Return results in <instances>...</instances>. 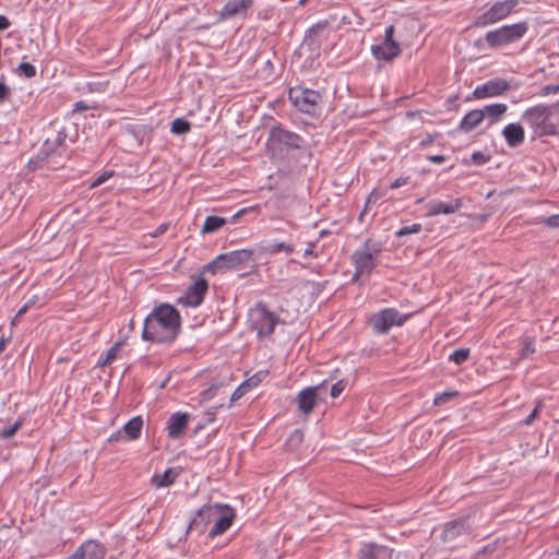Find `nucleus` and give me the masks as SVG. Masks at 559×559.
<instances>
[{"label": "nucleus", "mask_w": 559, "mask_h": 559, "mask_svg": "<svg viewBox=\"0 0 559 559\" xmlns=\"http://www.w3.org/2000/svg\"><path fill=\"white\" fill-rule=\"evenodd\" d=\"M168 436L175 438V414H171L167 420Z\"/></svg>", "instance_id": "3c124183"}, {"label": "nucleus", "mask_w": 559, "mask_h": 559, "mask_svg": "<svg viewBox=\"0 0 559 559\" xmlns=\"http://www.w3.org/2000/svg\"><path fill=\"white\" fill-rule=\"evenodd\" d=\"M483 120L484 118L480 109H473L462 118L457 126V130L464 133H469L475 130Z\"/></svg>", "instance_id": "5701e85b"}, {"label": "nucleus", "mask_w": 559, "mask_h": 559, "mask_svg": "<svg viewBox=\"0 0 559 559\" xmlns=\"http://www.w3.org/2000/svg\"><path fill=\"white\" fill-rule=\"evenodd\" d=\"M469 353V348H457L449 356V360L462 365L468 359Z\"/></svg>", "instance_id": "c756f323"}, {"label": "nucleus", "mask_w": 559, "mask_h": 559, "mask_svg": "<svg viewBox=\"0 0 559 559\" xmlns=\"http://www.w3.org/2000/svg\"><path fill=\"white\" fill-rule=\"evenodd\" d=\"M142 340L171 343L175 340V306L160 304L153 308L143 323Z\"/></svg>", "instance_id": "f257e3e1"}, {"label": "nucleus", "mask_w": 559, "mask_h": 559, "mask_svg": "<svg viewBox=\"0 0 559 559\" xmlns=\"http://www.w3.org/2000/svg\"><path fill=\"white\" fill-rule=\"evenodd\" d=\"M207 289V281L199 277L186 289L182 296L177 298V304L192 308L199 307L203 302Z\"/></svg>", "instance_id": "ddd939ff"}, {"label": "nucleus", "mask_w": 559, "mask_h": 559, "mask_svg": "<svg viewBox=\"0 0 559 559\" xmlns=\"http://www.w3.org/2000/svg\"><path fill=\"white\" fill-rule=\"evenodd\" d=\"M328 27V22H319L314 25H312L308 31L306 35V39H309L312 41V37L317 36L320 32L324 31Z\"/></svg>", "instance_id": "f704fd0d"}, {"label": "nucleus", "mask_w": 559, "mask_h": 559, "mask_svg": "<svg viewBox=\"0 0 559 559\" xmlns=\"http://www.w3.org/2000/svg\"><path fill=\"white\" fill-rule=\"evenodd\" d=\"M120 347H121V343H119V342L115 343L111 347H109L105 352L104 356L99 357L97 366L105 367V366L111 364L117 358Z\"/></svg>", "instance_id": "cd10ccee"}, {"label": "nucleus", "mask_w": 559, "mask_h": 559, "mask_svg": "<svg viewBox=\"0 0 559 559\" xmlns=\"http://www.w3.org/2000/svg\"><path fill=\"white\" fill-rule=\"evenodd\" d=\"M11 23L9 19L4 15H0V32L5 31L10 27Z\"/></svg>", "instance_id": "6e6d98bb"}, {"label": "nucleus", "mask_w": 559, "mask_h": 559, "mask_svg": "<svg viewBox=\"0 0 559 559\" xmlns=\"http://www.w3.org/2000/svg\"><path fill=\"white\" fill-rule=\"evenodd\" d=\"M559 92V83L558 84H547L540 88L539 94L542 96H548L551 94H557Z\"/></svg>", "instance_id": "79ce46f5"}, {"label": "nucleus", "mask_w": 559, "mask_h": 559, "mask_svg": "<svg viewBox=\"0 0 559 559\" xmlns=\"http://www.w3.org/2000/svg\"><path fill=\"white\" fill-rule=\"evenodd\" d=\"M288 99L299 111L310 116H317L320 111L322 95L311 88L294 86L288 91Z\"/></svg>", "instance_id": "1a4fd4ad"}, {"label": "nucleus", "mask_w": 559, "mask_h": 559, "mask_svg": "<svg viewBox=\"0 0 559 559\" xmlns=\"http://www.w3.org/2000/svg\"><path fill=\"white\" fill-rule=\"evenodd\" d=\"M88 108H90V106L85 102L80 100L74 104L73 110L74 111H84V110H87Z\"/></svg>", "instance_id": "5fc2aeb1"}, {"label": "nucleus", "mask_w": 559, "mask_h": 559, "mask_svg": "<svg viewBox=\"0 0 559 559\" xmlns=\"http://www.w3.org/2000/svg\"><path fill=\"white\" fill-rule=\"evenodd\" d=\"M114 175V171L106 170L100 176L97 177V179L93 182L92 187H98L106 182L109 178H111Z\"/></svg>", "instance_id": "c03bdc74"}, {"label": "nucleus", "mask_w": 559, "mask_h": 559, "mask_svg": "<svg viewBox=\"0 0 559 559\" xmlns=\"http://www.w3.org/2000/svg\"><path fill=\"white\" fill-rule=\"evenodd\" d=\"M502 136L509 147L515 148L525 140V131L521 123L513 122L507 124L502 130Z\"/></svg>", "instance_id": "412c9836"}, {"label": "nucleus", "mask_w": 559, "mask_h": 559, "mask_svg": "<svg viewBox=\"0 0 559 559\" xmlns=\"http://www.w3.org/2000/svg\"><path fill=\"white\" fill-rule=\"evenodd\" d=\"M67 136H68V133H67L66 128H61V129L57 132L56 138L51 140V141L53 142V145L59 146V147H60V148H62L66 153H68V146H67V144H66Z\"/></svg>", "instance_id": "72a5a7b5"}, {"label": "nucleus", "mask_w": 559, "mask_h": 559, "mask_svg": "<svg viewBox=\"0 0 559 559\" xmlns=\"http://www.w3.org/2000/svg\"><path fill=\"white\" fill-rule=\"evenodd\" d=\"M280 322V317L270 311L266 304L258 301L248 312V326L257 332L258 338H270Z\"/></svg>", "instance_id": "39448f33"}, {"label": "nucleus", "mask_w": 559, "mask_h": 559, "mask_svg": "<svg viewBox=\"0 0 559 559\" xmlns=\"http://www.w3.org/2000/svg\"><path fill=\"white\" fill-rule=\"evenodd\" d=\"M176 319H177V330H178L179 325H180V317H179L178 312H177Z\"/></svg>", "instance_id": "338daca9"}, {"label": "nucleus", "mask_w": 559, "mask_h": 559, "mask_svg": "<svg viewBox=\"0 0 559 559\" xmlns=\"http://www.w3.org/2000/svg\"><path fill=\"white\" fill-rule=\"evenodd\" d=\"M382 252V243L367 239L352 255L356 273L370 276L377 266V259Z\"/></svg>", "instance_id": "423d86ee"}, {"label": "nucleus", "mask_w": 559, "mask_h": 559, "mask_svg": "<svg viewBox=\"0 0 559 559\" xmlns=\"http://www.w3.org/2000/svg\"><path fill=\"white\" fill-rule=\"evenodd\" d=\"M421 230H423L421 224L415 223V224L409 225V226L401 227L399 230L395 231L394 235H395L396 238H402V237H405V236H408V235L418 234Z\"/></svg>", "instance_id": "7c9ffc66"}, {"label": "nucleus", "mask_w": 559, "mask_h": 559, "mask_svg": "<svg viewBox=\"0 0 559 559\" xmlns=\"http://www.w3.org/2000/svg\"><path fill=\"white\" fill-rule=\"evenodd\" d=\"M314 242H309L308 243V247L306 248L305 252H304V257L305 258H308V257H314L317 258L318 254L314 252Z\"/></svg>", "instance_id": "864d4df0"}, {"label": "nucleus", "mask_w": 559, "mask_h": 559, "mask_svg": "<svg viewBox=\"0 0 559 559\" xmlns=\"http://www.w3.org/2000/svg\"><path fill=\"white\" fill-rule=\"evenodd\" d=\"M266 374H267V371H259L255 374H253L252 377H250L248 380H246L245 382L247 383L248 388L252 389L253 386L259 385L260 382L262 381V379Z\"/></svg>", "instance_id": "58836bf2"}, {"label": "nucleus", "mask_w": 559, "mask_h": 559, "mask_svg": "<svg viewBox=\"0 0 559 559\" xmlns=\"http://www.w3.org/2000/svg\"><path fill=\"white\" fill-rule=\"evenodd\" d=\"M217 503L212 506H203L197 512V514L188 522L187 533L197 532L202 534L205 532L207 526L214 525V518L217 513Z\"/></svg>", "instance_id": "4468645a"}, {"label": "nucleus", "mask_w": 559, "mask_h": 559, "mask_svg": "<svg viewBox=\"0 0 559 559\" xmlns=\"http://www.w3.org/2000/svg\"><path fill=\"white\" fill-rule=\"evenodd\" d=\"M245 212V210H240L238 211L233 217H231V222H235L239 216L242 215V213Z\"/></svg>", "instance_id": "e2e57ef3"}, {"label": "nucleus", "mask_w": 559, "mask_h": 559, "mask_svg": "<svg viewBox=\"0 0 559 559\" xmlns=\"http://www.w3.org/2000/svg\"><path fill=\"white\" fill-rule=\"evenodd\" d=\"M347 382L345 380H338L331 386L330 395L333 399L338 397L346 388Z\"/></svg>", "instance_id": "4c0bfd02"}, {"label": "nucleus", "mask_w": 559, "mask_h": 559, "mask_svg": "<svg viewBox=\"0 0 559 559\" xmlns=\"http://www.w3.org/2000/svg\"><path fill=\"white\" fill-rule=\"evenodd\" d=\"M67 157V153L57 145H53L51 139H47L40 150L38 151L37 158L40 162H46L48 165L57 166L60 162H63Z\"/></svg>", "instance_id": "a211bd4d"}, {"label": "nucleus", "mask_w": 559, "mask_h": 559, "mask_svg": "<svg viewBox=\"0 0 559 559\" xmlns=\"http://www.w3.org/2000/svg\"><path fill=\"white\" fill-rule=\"evenodd\" d=\"M542 405L538 403L535 408L532 411V413L523 420V423L527 426L532 425L535 418L537 417L539 409Z\"/></svg>", "instance_id": "49530a36"}, {"label": "nucleus", "mask_w": 559, "mask_h": 559, "mask_svg": "<svg viewBox=\"0 0 559 559\" xmlns=\"http://www.w3.org/2000/svg\"><path fill=\"white\" fill-rule=\"evenodd\" d=\"M545 225L551 228L559 227V214L548 216L545 221Z\"/></svg>", "instance_id": "de8ad7c7"}, {"label": "nucleus", "mask_w": 559, "mask_h": 559, "mask_svg": "<svg viewBox=\"0 0 559 559\" xmlns=\"http://www.w3.org/2000/svg\"><path fill=\"white\" fill-rule=\"evenodd\" d=\"M22 425H23V420L17 419L13 425L3 427L0 431V437L2 439H10L22 427Z\"/></svg>", "instance_id": "473e14b6"}, {"label": "nucleus", "mask_w": 559, "mask_h": 559, "mask_svg": "<svg viewBox=\"0 0 559 559\" xmlns=\"http://www.w3.org/2000/svg\"><path fill=\"white\" fill-rule=\"evenodd\" d=\"M292 439L293 440H297L298 442H300L302 440V432L300 430L296 429L292 433Z\"/></svg>", "instance_id": "bf43d9fd"}, {"label": "nucleus", "mask_w": 559, "mask_h": 559, "mask_svg": "<svg viewBox=\"0 0 559 559\" xmlns=\"http://www.w3.org/2000/svg\"><path fill=\"white\" fill-rule=\"evenodd\" d=\"M20 75L32 79L36 75V68L29 62H21L16 69Z\"/></svg>", "instance_id": "2f4dec72"}, {"label": "nucleus", "mask_w": 559, "mask_h": 559, "mask_svg": "<svg viewBox=\"0 0 559 559\" xmlns=\"http://www.w3.org/2000/svg\"><path fill=\"white\" fill-rule=\"evenodd\" d=\"M175 128H176L175 120H173L169 122V130L173 134H175Z\"/></svg>", "instance_id": "0e129e2a"}, {"label": "nucleus", "mask_w": 559, "mask_h": 559, "mask_svg": "<svg viewBox=\"0 0 559 559\" xmlns=\"http://www.w3.org/2000/svg\"><path fill=\"white\" fill-rule=\"evenodd\" d=\"M520 86L521 84L515 80L508 81L502 78H495L477 85L473 91V96L476 99L497 97L503 95L508 91H516Z\"/></svg>", "instance_id": "f8f14e48"}, {"label": "nucleus", "mask_w": 559, "mask_h": 559, "mask_svg": "<svg viewBox=\"0 0 559 559\" xmlns=\"http://www.w3.org/2000/svg\"><path fill=\"white\" fill-rule=\"evenodd\" d=\"M250 390V388L247 386V383L243 381L231 394L230 396V401L231 402H235L237 400H239L240 397H242L248 391Z\"/></svg>", "instance_id": "a19ab883"}, {"label": "nucleus", "mask_w": 559, "mask_h": 559, "mask_svg": "<svg viewBox=\"0 0 559 559\" xmlns=\"http://www.w3.org/2000/svg\"><path fill=\"white\" fill-rule=\"evenodd\" d=\"M253 250L239 249L218 254L204 266V272L216 274L229 270L240 269L252 260Z\"/></svg>", "instance_id": "0eeeda50"}, {"label": "nucleus", "mask_w": 559, "mask_h": 559, "mask_svg": "<svg viewBox=\"0 0 559 559\" xmlns=\"http://www.w3.org/2000/svg\"><path fill=\"white\" fill-rule=\"evenodd\" d=\"M426 158L433 164H442L447 159L444 155H428Z\"/></svg>", "instance_id": "603ef678"}, {"label": "nucleus", "mask_w": 559, "mask_h": 559, "mask_svg": "<svg viewBox=\"0 0 559 559\" xmlns=\"http://www.w3.org/2000/svg\"><path fill=\"white\" fill-rule=\"evenodd\" d=\"M11 95V91L5 83L0 81V103L4 102Z\"/></svg>", "instance_id": "09e8293b"}, {"label": "nucleus", "mask_w": 559, "mask_h": 559, "mask_svg": "<svg viewBox=\"0 0 559 559\" xmlns=\"http://www.w3.org/2000/svg\"><path fill=\"white\" fill-rule=\"evenodd\" d=\"M393 549L373 542L361 544L356 554V559H391Z\"/></svg>", "instance_id": "f3484780"}, {"label": "nucleus", "mask_w": 559, "mask_h": 559, "mask_svg": "<svg viewBox=\"0 0 559 559\" xmlns=\"http://www.w3.org/2000/svg\"><path fill=\"white\" fill-rule=\"evenodd\" d=\"M5 338L1 337L0 338V354L4 350V347H5Z\"/></svg>", "instance_id": "680f3d73"}, {"label": "nucleus", "mask_w": 559, "mask_h": 559, "mask_svg": "<svg viewBox=\"0 0 559 559\" xmlns=\"http://www.w3.org/2000/svg\"><path fill=\"white\" fill-rule=\"evenodd\" d=\"M437 136H438V134L427 133L425 135V138L419 142V146L421 148L428 147L429 145H431L435 142Z\"/></svg>", "instance_id": "a18cd8bd"}, {"label": "nucleus", "mask_w": 559, "mask_h": 559, "mask_svg": "<svg viewBox=\"0 0 559 559\" xmlns=\"http://www.w3.org/2000/svg\"><path fill=\"white\" fill-rule=\"evenodd\" d=\"M409 318V314L401 313L395 308H385L369 318V325L378 334H386L393 326H402Z\"/></svg>", "instance_id": "9d476101"}, {"label": "nucleus", "mask_w": 559, "mask_h": 559, "mask_svg": "<svg viewBox=\"0 0 559 559\" xmlns=\"http://www.w3.org/2000/svg\"><path fill=\"white\" fill-rule=\"evenodd\" d=\"M217 513L214 518V525L209 530V537L214 538L224 534L233 524L236 512L227 504L217 503Z\"/></svg>", "instance_id": "dca6fc26"}, {"label": "nucleus", "mask_w": 559, "mask_h": 559, "mask_svg": "<svg viewBox=\"0 0 559 559\" xmlns=\"http://www.w3.org/2000/svg\"><path fill=\"white\" fill-rule=\"evenodd\" d=\"M463 207V200L460 198L453 199L449 202L432 200L427 204V216L433 217L440 214L450 215L454 214Z\"/></svg>", "instance_id": "6ab92c4d"}, {"label": "nucleus", "mask_w": 559, "mask_h": 559, "mask_svg": "<svg viewBox=\"0 0 559 559\" xmlns=\"http://www.w3.org/2000/svg\"><path fill=\"white\" fill-rule=\"evenodd\" d=\"M167 228V225L163 224L160 225L157 230H156V235H159V234H163Z\"/></svg>", "instance_id": "052dcab7"}, {"label": "nucleus", "mask_w": 559, "mask_h": 559, "mask_svg": "<svg viewBox=\"0 0 559 559\" xmlns=\"http://www.w3.org/2000/svg\"><path fill=\"white\" fill-rule=\"evenodd\" d=\"M394 25H389L385 28L383 40L371 46L370 50L374 59L389 62L402 53L401 45L394 39Z\"/></svg>", "instance_id": "9b49d317"}, {"label": "nucleus", "mask_w": 559, "mask_h": 559, "mask_svg": "<svg viewBox=\"0 0 559 559\" xmlns=\"http://www.w3.org/2000/svg\"><path fill=\"white\" fill-rule=\"evenodd\" d=\"M409 180V177H400L395 179L393 182H391L390 188L391 189H399L403 186H405Z\"/></svg>", "instance_id": "8fccbe9b"}, {"label": "nucleus", "mask_w": 559, "mask_h": 559, "mask_svg": "<svg viewBox=\"0 0 559 559\" xmlns=\"http://www.w3.org/2000/svg\"><path fill=\"white\" fill-rule=\"evenodd\" d=\"M217 390H218V386H216V385H212L211 388H209V389L204 392V394H205L209 399H211V397H213V396L216 394V391H217Z\"/></svg>", "instance_id": "13d9d810"}, {"label": "nucleus", "mask_w": 559, "mask_h": 559, "mask_svg": "<svg viewBox=\"0 0 559 559\" xmlns=\"http://www.w3.org/2000/svg\"><path fill=\"white\" fill-rule=\"evenodd\" d=\"M457 394H459L457 391L442 392L435 396L433 402L436 405H443L447 402H449L450 400H452L454 396H456Z\"/></svg>", "instance_id": "e433bc0d"}, {"label": "nucleus", "mask_w": 559, "mask_h": 559, "mask_svg": "<svg viewBox=\"0 0 559 559\" xmlns=\"http://www.w3.org/2000/svg\"><path fill=\"white\" fill-rule=\"evenodd\" d=\"M32 305V301H28L26 302L23 307H21L15 316V320L20 317H22L23 314L26 313V311L28 310L29 306Z\"/></svg>", "instance_id": "4d7b16f0"}, {"label": "nucleus", "mask_w": 559, "mask_h": 559, "mask_svg": "<svg viewBox=\"0 0 559 559\" xmlns=\"http://www.w3.org/2000/svg\"><path fill=\"white\" fill-rule=\"evenodd\" d=\"M143 420L141 416L133 417L123 426V431L129 436V439H138L141 435Z\"/></svg>", "instance_id": "bb28decb"}, {"label": "nucleus", "mask_w": 559, "mask_h": 559, "mask_svg": "<svg viewBox=\"0 0 559 559\" xmlns=\"http://www.w3.org/2000/svg\"><path fill=\"white\" fill-rule=\"evenodd\" d=\"M558 109L559 100L551 105L538 104L527 108L521 119L530 127L534 138L556 135L559 132V120H555L554 116Z\"/></svg>", "instance_id": "f03ea898"}, {"label": "nucleus", "mask_w": 559, "mask_h": 559, "mask_svg": "<svg viewBox=\"0 0 559 559\" xmlns=\"http://www.w3.org/2000/svg\"><path fill=\"white\" fill-rule=\"evenodd\" d=\"M252 0H228L221 10V17L228 19L243 13L252 5Z\"/></svg>", "instance_id": "4be33fe9"}, {"label": "nucleus", "mask_w": 559, "mask_h": 559, "mask_svg": "<svg viewBox=\"0 0 559 559\" xmlns=\"http://www.w3.org/2000/svg\"><path fill=\"white\" fill-rule=\"evenodd\" d=\"M322 386V384L317 386H308L298 393L297 403L301 413L308 415L310 412H312L316 405L318 391L321 390Z\"/></svg>", "instance_id": "aec40b11"}, {"label": "nucleus", "mask_w": 559, "mask_h": 559, "mask_svg": "<svg viewBox=\"0 0 559 559\" xmlns=\"http://www.w3.org/2000/svg\"><path fill=\"white\" fill-rule=\"evenodd\" d=\"M359 276H364L362 274H357L356 272L354 273L353 277H352V281L355 282Z\"/></svg>", "instance_id": "69168bd1"}, {"label": "nucleus", "mask_w": 559, "mask_h": 559, "mask_svg": "<svg viewBox=\"0 0 559 559\" xmlns=\"http://www.w3.org/2000/svg\"><path fill=\"white\" fill-rule=\"evenodd\" d=\"M129 328H130L131 330H133V328H134V320H133V319H131V320H130V322H129Z\"/></svg>", "instance_id": "774afa93"}, {"label": "nucleus", "mask_w": 559, "mask_h": 559, "mask_svg": "<svg viewBox=\"0 0 559 559\" xmlns=\"http://www.w3.org/2000/svg\"><path fill=\"white\" fill-rule=\"evenodd\" d=\"M189 414L177 412V436L187 427Z\"/></svg>", "instance_id": "ea45409f"}, {"label": "nucleus", "mask_w": 559, "mask_h": 559, "mask_svg": "<svg viewBox=\"0 0 559 559\" xmlns=\"http://www.w3.org/2000/svg\"><path fill=\"white\" fill-rule=\"evenodd\" d=\"M490 160V155L476 151L471 155V162L476 166L485 165Z\"/></svg>", "instance_id": "c9c22d12"}, {"label": "nucleus", "mask_w": 559, "mask_h": 559, "mask_svg": "<svg viewBox=\"0 0 559 559\" xmlns=\"http://www.w3.org/2000/svg\"><path fill=\"white\" fill-rule=\"evenodd\" d=\"M259 250L260 253L264 254H275L281 251H284L286 254H290L294 252V246L282 241H275L265 246H260Z\"/></svg>", "instance_id": "a878e982"}, {"label": "nucleus", "mask_w": 559, "mask_h": 559, "mask_svg": "<svg viewBox=\"0 0 559 559\" xmlns=\"http://www.w3.org/2000/svg\"><path fill=\"white\" fill-rule=\"evenodd\" d=\"M175 480L173 468H167L162 475H154L152 481L157 488L171 485Z\"/></svg>", "instance_id": "c85d7f7f"}, {"label": "nucleus", "mask_w": 559, "mask_h": 559, "mask_svg": "<svg viewBox=\"0 0 559 559\" xmlns=\"http://www.w3.org/2000/svg\"><path fill=\"white\" fill-rule=\"evenodd\" d=\"M519 0H501L496 1L491 5L487 7L485 11L477 14L472 26L477 28H485L489 25H493L507 19L518 7Z\"/></svg>", "instance_id": "6e6552de"}, {"label": "nucleus", "mask_w": 559, "mask_h": 559, "mask_svg": "<svg viewBox=\"0 0 559 559\" xmlns=\"http://www.w3.org/2000/svg\"><path fill=\"white\" fill-rule=\"evenodd\" d=\"M507 104L502 103L486 105L484 108L480 109L483 118L487 119L489 126H492L500 121L504 114L507 112Z\"/></svg>", "instance_id": "b1692460"}, {"label": "nucleus", "mask_w": 559, "mask_h": 559, "mask_svg": "<svg viewBox=\"0 0 559 559\" xmlns=\"http://www.w3.org/2000/svg\"><path fill=\"white\" fill-rule=\"evenodd\" d=\"M530 25L527 21H520L513 24H506L488 31L484 37L475 40L474 46L483 50L485 48L502 49L520 43L527 34Z\"/></svg>", "instance_id": "7ed1b4c3"}, {"label": "nucleus", "mask_w": 559, "mask_h": 559, "mask_svg": "<svg viewBox=\"0 0 559 559\" xmlns=\"http://www.w3.org/2000/svg\"><path fill=\"white\" fill-rule=\"evenodd\" d=\"M468 518H459L443 524L441 539L443 543H453L463 536L472 533V526Z\"/></svg>", "instance_id": "2eb2a0df"}, {"label": "nucleus", "mask_w": 559, "mask_h": 559, "mask_svg": "<svg viewBox=\"0 0 559 559\" xmlns=\"http://www.w3.org/2000/svg\"><path fill=\"white\" fill-rule=\"evenodd\" d=\"M305 139L296 132L285 129L281 123L270 127L266 148L272 157H284L294 151L305 148Z\"/></svg>", "instance_id": "20e7f679"}, {"label": "nucleus", "mask_w": 559, "mask_h": 559, "mask_svg": "<svg viewBox=\"0 0 559 559\" xmlns=\"http://www.w3.org/2000/svg\"><path fill=\"white\" fill-rule=\"evenodd\" d=\"M227 219L221 216L210 215L205 218L201 233L202 234H213L219 230L225 224Z\"/></svg>", "instance_id": "393cba45"}, {"label": "nucleus", "mask_w": 559, "mask_h": 559, "mask_svg": "<svg viewBox=\"0 0 559 559\" xmlns=\"http://www.w3.org/2000/svg\"><path fill=\"white\" fill-rule=\"evenodd\" d=\"M190 128H191V124L189 121H187L182 118H177V134L186 133L190 130Z\"/></svg>", "instance_id": "37998d69"}]
</instances>
